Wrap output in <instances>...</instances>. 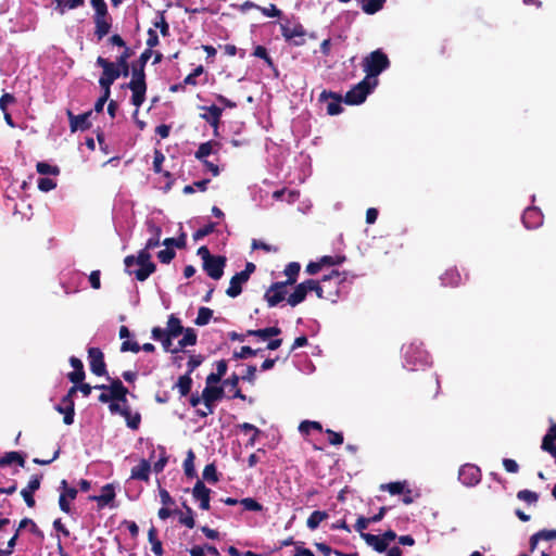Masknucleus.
<instances>
[{
    "mask_svg": "<svg viewBox=\"0 0 556 556\" xmlns=\"http://www.w3.org/2000/svg\"><path fill=\"white\" fill-rule=\"evenodd\" d=\"M153 55L151 49H146L139 59L131 63V79L127 87L131 90V103L140 108L146 100L147 83L144 67L147 62Z\"/></svg>",
    "mask_w": 556,
    "mask_h": 556,
    "instance_id": "obj_1",
    "label": "nucleus"
},
{
    "mask_svg": "<svg viewBox=\"0 0 556 556\" xmlns=\"http://www.w3.org/2000/svg\"><path fill=\"white\" fill-rule=\"evenodd\" d=\"M197 253L203 261L202 267L207 276L214 280H219L224 275L227 262L226 256L211 254L206 245L200 247Z\"/></svg>",
    "mask_w": 556,
    "mask_h": 556,
    "instance_id": "obj_2",
    "label": "nucleus"
},
{
    "mask_svg": "<svg viewBox=\"0 0 556 556\" xmlns=\"http://www.w3.org/2000/svg\"><path fill=\"white\" fill-rule=\"evenodd\" d=\"M390 66V60L388 55L380 49L370 52L363 60V70L366 73V77L369 81L377 79L384 70Z\"/></svg>",
    "mask_w": 556,
    "mask_h": 556,
    "instance_id": "obj_3",
    "label": "nucleus"
},
{
    "mask_svg": "<svg viewBox=\"0 0 556 556\" xmlns=\"http://www.w3.org/2000/svg\"><path fill=\"white\" fill-rule=\"evenodd\" d=\"M404 366L414 370L429 363V354L421 344L412 342L402 348Z\"/></svg>",
    "mask_w": 556,
    "mask_h": 556,
    "instance_id": "obj_4",
    "label": "nucleus"
},
{
    "mask_svg": "<svg viewBox=\"0 0 556 556\" xmlns=\"http://www.w3.org/2000/svg\"><path fill=\"white\" fill-rule=\"evenodd\" d=\"M377 85L378 79L369 81L368 78H364L345 93L343 101L349 105L362 104Z\"/></svg>",
    "mask_w": 556,
    "mask_h": 556,
    "instance_id": "obj_5",
    "label": "nucleus"
},
{
    "mask_svg": "<svg viewBox=\"0 0 556 556\" xmlns=\"http://www.w3.org/2000/svg\"><path fill=\"white\" fill-rule=\"evenodd\" d=\"M96 64L103 70L99 78L101 89L111 93V86L119 76H122L119 67L114 62H111L103 56H98Z\"/></svg>",
    "mask_w": 556,
    "mask_h": 556,
    "instance_id": "obj_6",
    "label": "nucleus"
},
{
    "mask_svg": "<svg viewBox=\"0 0 556 556\" xmlns=\"http://www.w3.org/2000/svg\"><path fill=\"white\" fill-rule=\"evenodd\" d=\"M280 31L285 40L295 47L304 46L306 42V30L300 22L291 23L289 20H286L280 24Z\"/></svg>",
    "mask_w": 556,
    "mask_h": 556,
    "instance_id": "obj_7",
    "label": "nucleus"
},
{
    "mask_svg": "<svg viewBox=\"0 0 556 556\" xmlns=\"http://www.w3.org/2000/svg\"><path fill=\"white\" fill-rule=\"evenodd\" d=\"M224 388L223 387H205L202 391V400L207 410L198 409L197 415L199 417H207L208 415L214 413L215 402L220 401L224 397Z\"/></svg>",
    "mask_w": 556,
    "mask_h": 556,
    "instance_id": "obj_8",
    "label": "nucleus"
},
{
    "mask_svg": "<svg viewBox=\"0 0 556 556\" xmlns=\"http://www.w3.org/2000/svg\"><path fill=\"white\" fill-rule=\"evenodd\" d=\"M108 379L111 381L109 386L110 391L109 393H106V391L102 392L99 395L98 400L101 403L117 401L122 402L123 404H127L126 395L128 393V389L123 384V382L118 378L111 379L110 377H108Z\"/></svg>",
    "mask_w": 556,
    "mask_h": 556,
    "instance_id": "obj_9",
    "label": "nucleus"
},
{
    "mask_svg": "<svg viewBox=\"0 0 556 556\" xmlns=\"http://www.w3.org/2000/svg\"><path fill=\"white\" fill-rule=\"evenodd\" d=\"M150 250H147V248H143L138 252L137 257V265H139V268L134 270V275L137 280L144 281L147 280L150 275H152L156 270L155 264L151 261V254L149 252Z\"/></svg>",
    "mask_w": 556,
    "mask_h": 556,
    "instance_id": "obj_10",
    "label": "nucleus"
},
{
    "mask_svg": "<svg viewBox=\"0 0 556 556\" xmlns=\"http://www.w3.org/2000/svg\"><path fill=\"white\" fill-rule=\"evenodd\" d=\"M78 391L77 386H73L70 388L67 393L62 397L60 404L55 406V410L60 414H63V422L67 426L74 422L75 416V403L74 395Z\"/></svg>",
    "mask_w": 556,
    "mask_h": 556,
    "instance_id": "obj_11",
    "label": "nucleus"
},
{
    "mask_svg": "<svg viewBox=\"0 0 556 556\" xmlns=\"http://www.w3.org/2000/svg\"><path fill=\"white\" fill-rule=\"evenodd\" d=\"M481 470L473 464H465L459 468L458 479L466 486H473L481 480Z\"/></svg>",
    "mask_w": 556,
    "mask_h": 556,
    "instance_id": "obj_12",
    "label": "nucleus"
},
{
    "mask_svg": "<svg viewBox=\"0 0 556 556\" xmlns=\"http://www.w3.org/2000/svg\"><path fill=\"white\" fill-rule=\"evenodd\" d=\"M287 287L288 285L282 281L271 283V286L266 290L264 294V299L269 307L277 306L286 299Z\"/></svg>",
    "mask_w": 556,
    "mask_h": 556,
    "instance_id": "obj_13",
    "label": "nucleus"
},
{
    "mask_svg": "<svg viewBox=\"0 0 556 556\" xmlns=\"http://www.w3.org/2000/svg\"><path fill=\"white\" fill-rule=\"evenodd\" d=\"M89 366L92 374L96 376L106 375V365L104 362L103 352L99 348L88 349Z\"/></svg>",
    "mask_w": 556,
    "mask_h": 556,
    "instance_id": "obj_14",
    "label": "nucleus"
},
{
    "mask_svg": "<svg viewBox=\"0 0 556 556\" xmlns=\"http://www.w3.org/2000/svg\"><path fill=\"white\" fill-rule=\"evenodd\" d=\"M59 490H60V496H59L60 509L65 514H70L71 513L70 502L74 501L76 498L78 491L75 488L70 486L65 479H63L60 482Z\"/></svg>",
    "mask_w": 556,
    "mask_h": 556,
    "instance_id": "obj_15",
    "label": "nucleus"
},
{
    "mask_svg": "<svg viewBox=\"0 0 556 556\" xmlns=\"http://www.w3.org/2000/svg\"><path fill=\"white\" fill-rule=\"evenodd\" d=\"M327 114L329 115H338L343 111V108L341 105V102L343 101V98L341 94L330 91V90H323L319 94V101L320 102H327Z\"/></svg>",
    "mask_w": 556,
    "mask_h": 556,
    "instance_id": "obj_16",
    "label": "nucleus"
},
{
    "mask_svg": "<svg viewBox=\"0 0 556 556\" xmlns=\"http://www.w3.org/2000/svg\"><path fill=\"white\" fill-rule=\"evenodd\" d=\"M211 490L205 486L202 480H198L192 489V496L195 501L200 502V508L203 510L210 509Z\"/></svg>",
    "mask_w": 556,
    "mask_h": 556,
    "instance_id": "obj_17",
    "label": "nucleus"
},
{
    "mask_svg": "<svg viewBox=\"0 0 556 556\" xmlns=\"http://www.w3.org/2000/svg\"><path fill=\"white\" fill-rule=\"evenodd\" d=\"M91 115V111L75 115L72 111H67V116L70 119V128L72 132H75L77 130H87L91 127V123L89 121V117Z\"/></svg>",
    "mask_w": 556,
    "mask_h": 556,
    "instance_id": "obj_18",
    "label": "nucleus"
},
{
    "mask_svg": "<svg viewBox=\"0 0 556 556\" xmlns=\"http://www.w3.org/2000/svg\"><path fill=\"white\" fill-rule=\"evenodd\" d=\"M521 219L527 229H536L543 224V214L538 207H527Z\"/></svg>",
    "mask_w": 556,
    "mask_h": 556,
    "instance_id": "obj_19",
    "label": "nucleus"
},
{
    "mask_svg": "<svg viewBox=\"0 0 556 556\" xmlns=\"http://www.w3.org/2000/svg\"><path fill=\"white\" fill-rule=\"evenodd\" d=\"M201 110L206 111V113L201 114L200 117L208 123L214 128L215 134H217V129L220 125L223 109L212 104L210 106H201Z\"/></svg>",
    "mask_w": 556,
    "mask_h": 556,
    "instance_id": "obj_20",
    "label": "nucleus"
},
{
    "mask_svg": "<svg viewBox=\"0 0 556 556\" xmlns=\"http://www.w3.org/2000/svg\"><path fill=\"white\" fill-rule=\"evenodd\" d=\"M42 476L34 475L26 488L21 491V495L23 496L26 505L28 507H34L36 502L34 498V493L40 488Z\"/></svg>",
    "mask_w": 556,
    "mask_h": 556,
    "instance_id": "obj_21",
    "label": "nucleus"
},
{
    "mask_svg": "<svg viewBox=\"0 0 556 556\" xmlns=\"http://www.w3.org/2000/svg\"><path fill=\"white\" fill-rule=\"evenodd\" d=\"M115 498V489L113 484L108 483L102 486L100 495H92L89 497L91 501H96L98 503V507L101 509L112 503Z\"/></svg>",
    "mask_w": 556,
    "mask_h": 556,
    "instance_id": "obj_22",
    "label": "nucleus"
},
{
    "mask_svg": "<svg viewBox=\"0 0 556 556\" xmlns=\"http://www.w3.org/2000/svg\"><path fill=\"white\" fill-rule=\"evenodd\" d=\"M70 364L74 368V370L67 374V378L71 382L74 383V386H77L79 382L84 381L86 376L84 364L76 356L70 357Z\"/></svg>",
    "mask_w": 556,
    "mask_h": 556,
    "instance_id": "obj_23",
    "label": "nucleus"
},
{
    "mask_svg": "<svg viewBox=\"0 0 556 556\" xmlns=\"http://www.w3.org/2000/svg\"><path fill=\"white\" fill-rule=\"evenodd\" d=\"M147 230L151 237L147 240L144 248H147V250H153L161 244L162 229L155 223L150 220L147 223Z\"/></svg>",
    "mask_w": 556,
    "mask_h": 556,
    "instance_id": "obj_24",
    "label": "nucleus"
},
{
    "mask_svg": "<svg viewBox=\"0 0 556 556\" xmlns=\"http://www.w3.org/2000/svg\"><path fill=\"white\" fill-rule=\"evenodd\" d=\"M151 471V465L150 462L147 459H141L140 463L137 466H134L131 468V479L141 480V481H149Z\"/></svg>",
    "mask_w": 556,
    "mask_h": 556,
    "instance_id": "obj_25",
    "label": "nucleus"
},
{
    "mask_svg": "<svg viewBox=\"0 0 556 556\" xmlns=\"http://www.w3.org/2000/svg\"><path fill=\"white\" fill-rule=\"evenodd\" d=\"M248 280L244 278L243 275L240 273H237L233 275L230 279L229 287L226 290V294L230 298H237L242 292V285L245 283Z\"/></svg>",
    "mask_w": 556,
    "mask_h": 556,
    "instance_id": "obj_26",
    "label": "nucleus"
},
{
    "mask_svg": "<svg viewBox=\"0 0 556 556\" xmlns=\"http://www.w3.org/2000/svg\"><path fill=\"white\" fill-rule=\"evenodd\" d=\"M134 51L129 47H125L124 51L116 58V62H114L119 67L123 77H127L129 75L131 66L129 65L128 60Z\"/></svg>",
    "mask_w": 556,
    "mask_h": 556,
    "instance_id": "obj_27",
    "label": "nucleus"
},
{
    "mask_svg": "<svg viewBox=\"0 0 556 556\" xmlns=\"http://www.w3.org/2000/svg\"><path fill=\"white\" fill-rule=\"evenodd\" d=\"M93 22L96 25L94 35L98 40H101L111 30L112 24L110 22V16L93 17Z\"/></svg>",
    "mask_w": 556,
    "mask_h": 556,
    "instance_id": "obj_28",
    "label": "nucleus"
},
{
    "mask_svg": "<svg viewBox=\"0 0 556 556\" xmlns=\"http://www.w3.org/2000/svg\"><path fill=\"white\" fill-rule=\"evenodd\" d=\"M362 539L378 553H384L388 549V543L380 535L362 533Z\"/></svg>",
    "mask_w": 556,
    "mask_h": 556,
    "instance_id": "obj_29",
    "label": "nucleus"
},
{
    "mask_svg": "<svg viewBox=\"0 0 556 556\" xmlns=\"http://www.w3.org/2000/svg\"><path fill=\"white\" fill-rule=\"evenodd\" d=\"M214 148L219 149L220 143L218 141H214V140H210V141L201 143L194 154L195 159H198L199 161L206 160V157L210 154L216 152V151H214Z\"/></svg>",
    "mask_w": 556,
    "mask_h": 556,
    "instance_id": "obj_30",
    "label": "nucleus"
},
{
    "mask_svg": "<svg viewBox=\"0 0 556 556\" xmlns=\"http://www.w3.org/2000/svg\"><path fill=\"white\" fill-rule=\"evenodd\" d=\"M281 333V329L277 326L267 327L263 329H249L247 330V336L257 337L262 340H266L268 338L277 337Z\"/></svg>",
    "mask_w": 556,
    "mask_h": 556,
    "instance_id": "obj_31",
    "label": "nucleus"
},
{
    "mask_svg": "<svg viewBox=\"0 0 556 556\" xmlns=\"http://www.w3.org/2000/svg\"><path fill=\"white\" fill-rule=\"evenodd\" d=\"M445 287H457L462 281V276L456 268H450L440 277Z\"/></svg>",
    "mask_w": 556,
    "mask_h": 556,
    "instance_id": "obj_32",
    "label": "nucleus"
},
{
    "mask_svg": "<svg viewBox=\"0 0 556 556\" xmlns=\"http://www.w3.org/2000/svg\"><path fill=\"white\" fill-rule=\"evenodd\" d=\"M307 295V290L305 288L304 281L299 283L294 291L287 298V302L291 306H296L302 303Z\"/></svg>",
    "mask_w": 556,
    "mask_h": 556,
    "instance_id": "obj_33",
    "label": "nucleus"
},
{
    "mask_svg": "<svg viewBox=\"0 0 556 556\" xmlns=\"http://www.w3.org/2000/svg\"><path fill=\"white\" fill-rule=\"evenodd\" d=\"M122 416L125 418L127 427H129L132 430L139 429L141 424L140 413L136 412L135 414H132L129 407L126 404H124Z\"/></svg>",
    "mask_w": 556,
    "mask_h": 556,
    "instance_id": "obj_34",
    "label": "nucleus"
},
{
    "mask_svg": "<svg viewBox=\"0 0 556 556\" xmlns=\"http://www.w3.org/2000/svg\"><path fill=\"white\" fill-rule=\"evenodd\" d=\"M148 541L151 544V549L155 556L164 555L163 545L157 538V530L154 526H152L148 531Z\"/></svg>",
    "mask_w": 556,
    "mask_h": 556,
    "instance_id": "obj_35",
    "label": "nucleus"
},
{
    "mask_svg": "<svg viewBox=\"0 0 556 556\" xmlns=\"http://www.w3.org/2000/svg\"><path fill=\"white\" fill-rule=\"evenodd\" d=\"M16 463L20 467L25 466V458L20 452H7L2 457H0V467L10 466L11 464Z\"/></svg>",
    "mask_w": 556,
    "mask_h": 556,
    "instance_id": "obj_36",
    "label": "nucleus"
},
{
    "mask_svg": "<svg viewBox=\"0 0 556 556\" xmlns=\"http://www.w3.org/2000/svg\"><path fill=\"white\" fill-rule=\"evenodd\" d=\"M192 378L189 374H185L180 376L175 383L174 388H176L180 394V396H187L191 392L192 388Z\"/></svg>",
    "mask_w": 556,
    "mask_h": 556,
    "instance_id": "obj_37",
    "label": "nucleus"
},
{
    "mask_svg": "<svg viewBox=\"0 0 556 556\" xmlns=\"http://www.w3.org/2000/svg\"><path fill=\"white\" fill-rule=\"evenodd\" d=\"M185 329L186 328H184V326L181 325V320L177 316H175L174 314L169 315L166 328L167 333L169 336L177 338L180 334H182Z\"/></svg>",
    "mask_w": 556,
    "mask_h": 556,
    "instance_id": "obj_38",
    "label": "nucleus"
},
{
    "mask_svg": "<svg viewBox=\"0 0 556 556\" xmlns=\"http://www.w3.org/2000/svg\"><path fill=\"white\" fill-rule=\"evenodd\" d=\"M300 269L301 265L298 262L289 263L285 268V275L287 276V280L283 282L288 286L294 285L298 280Z\"/></svg>",
    "mask_w": 556,
    "mask_h": 556,
    "instance_id": "obj_39",
    "label": "nucleus"
},
{
    "mask_svg": "<svg viewBox=\"0 0 556 556\" xmlns=\"http://www.w3.org/2000/svg\"><path fill=\"white\" fill-rule=\"evenodd\" d=\"M329 517L328 513L325 510H314L306 520V526L311 530H315L318 528L321 521L326 520Z\"/></svg>",
    "mask_w": 556,
    "mask_h": 556,
    "instance_id": "obj_40",
    "label": "nucleus"
},
{
    "mask_svg": "<svg viewBox=\"0 0 556 556\" xmlns=\"http://www.w3.org/2000/svg\"><path fill=\"white\" fill-rule=\"evenodd\" d=\"M387 0H365L362 4V10L369 15L376 14L382 10Z\"/></svg>",
    "mask_w": 556,
    "mask_h": 556,
    "instance_id": "obj_41",
    "label": "nucleus"
},
{
    "mask_svg": "<svg viewBox=\"0 0 556 556\" xmlns=\"http://www.w3.org/2000/svg\"><path fill=\"white\" fill-rule=\"evenodd\" d=\"M184 470H185V475L188 478L192 479V478L197 477V471L194 468V453L192 452V450L188 451L187 457L184 460Z\"/></svg>",
    "mask_w": 556,
    "mask_h": 556,
    "instance_id": "obj_42",
    "label": "nucleus"
},
{
    "mask_svg": "<svg viewBox=\"0 0 556 556\" xmlns=\"http://www.w3.org/2000/svg\"><path fill=\"white\" fill-rule=\"evenodd\" d=\"M213 316V311L208 307L202 306L198 311V316L194 319V324L197 326H205L210 323V319Z\"/></svg>",
    "mask_w": 556,
    "mask_h": 556,
    "instance_id": "obj_43",
    "label": "nucleus"
},
{
    "mask_svg": "<svg viewBox=\"0 0 556 556\" xmlns=\"http://www.w3.org/2000/svg\"><path fill=\"white\" fill-rule=\"evenodd\" d=\"M26 527H28V530H30V532L38 536V538H43V532L38 528V526L29 518H24L20 521V525H18V532L22 530V529H25Z\"/></svg>",
    "mask_w": 556,
    "mask_h": 556,
    "instance_id": "obj_44",
    "label": "nucleus"
},
{
    "mask_svg": "<svg viewBox=\"0 0 556 556\" xmlns=\"http://www.w3.org/2000/svg\"><path fill=\"white\" fill-rule=\"evenodd\" d=\"M56 9L60 13H64L66 9L73 10L84 4L85 0H54Z\"/></svg>",
    "mask_w": 556,
    "mask_h": 556,
    "instance_id": "obj_45",
    "label": "nucleus"
},
{
    "mask_svg": "<svg viewBox=\"0 0 556 556\" xmlns=\"http://www.w3.org/2000/svg\"><path fill=\"white\" fill-rule=\"evenodd\" d=\"M203 479L206 480L208 483H217L218 482V475L216 470V466L212 464H207L202 472Z\"/></svg>",
    "mask_w": 556,
    "mask_h": 556,
    "instance_id": "obj_46",
    "label": "nucleus"
},
{
    "mask_svg": "<svg viewBox=\"0 0 556 556\" xmlns=\"http://www.w3.org/2000/svg\"><path fill=\"white\" fill-rule=\"evenodd\" d=\"M186 233L181 232L177 238H166L162 243L167 248H177V249H184L186 248Z\"/></svg>",
    "mask_w": 556,
    "mask_h": 556,
    "instance_id": "obj_47",
    "label": "nucleus"
},
{
    "mask_svg": "<svg viewBox=\"0 0 556 556\" xmlns=\"http://www.w3.org/2000/svg\"><path fill=\"white\" fill-rule=\"evenodd\" d=\"M36 169L40 175H53L56 176L60 174V168L55 165H50L46 162H38L36 165Z\"/></svg>",
    "mask_w": 556,
    "mask_h": 556,
    "instance_id": "obj_48",
    "label": "nucleus"
},
{
    "mask_svg": "<svg viewBox=\"0 0 556 556\" xmlns=\"http://www.w3.org/2000/svg\"><path fill=\"white\" fill-rule=\"evenodd\" d=\"M216 223L214 222H210L208 224H206L204 227L202 228H199L193 235H192V238L194 241H199L201 239H203L204 237L213 233L215 231V228H216Z\"/></svg>",
    "mask_w": 556,
    "mask_h": 556,
    "instance_id": "obj_49",
    "label": "nucleus"
},
{
    "mask_svg": "<svg viewBox=\"0 0 556 556\" xmlns=\"http://www.w3.org/2000/svg\"><path fill=\"white\" fill-rule=\"evenodd\" d=\"M556 446V422L549 427L543 437L541 447Z\"/></svg>",
    "mask_w": 556,
    "mask_h": 556,
    "instance_id": "obj_50",
    "label": "nucleus"
},
{
    "mask_svg": "<svg viewBox=\"0 0 556 556\" xmlns=\"http://www.w3.org/2000/svg\"><path fill=\"white\" fill-rule=\"evenodd\" d=\"M90 3L94 9L93 17L109 16L108 5L104 0H90Z\"/></svg>",
    "mask_w": 556,
    "mask_h": 556,
    "instance_id": "obj_51",
    "label": "nucleus"
},
{
    "mask_svg": "<svg viewBox=\"0 0 556 556\" xmlns=\"http://www.w3.org/2000/svg\"><path fill=\"white\" fill-rule=\"evenodd\" d=\"M304 285H305V288L307 290V293L309 291H314L317 295V298L319 299H324V289L323 287L320 286L319 281L318 280H314V279H307L304 281Z\"/></svg>",
    "mask_w": 556,
    "mask_h": 556,
    "instance_id": "obj_52",
    "label": "nucleus"
},
{
    "mask_svg": "<svg viewBox=\"0 0 556 556\" xmlns=\"http://www.w3.org/2000/svg\"><path fill=\"white\" fill-rule=\"evenodd\" d=\"M260 350H254L251 346L244 345L240 349V351H235L232 356L236 359H245L248 357L255 356Z\"/></svg>",
    "mask_w": 556,
    "mask_h": 556,
    "instance_id": "obj_53",
    "label": "nucleus"
},
{
    "mask_svg": "<svg viewBox=\"0 0 556 556\" xmlns=\"http://www.w3.org/2000/svg\"><path fill=\"white\" fill-rule=\"evenodd\" d=\"M517 498L520 501H525L529 504H534L539 500V494L526 489V490H520L517 493Z\"/></svg>",
    "mask_w": 556,
    "mask_h": 556,
    "instance_id": "obj_54",
    "label": "nucleus"
},
{
    "mask_svg": "<svg viewBox=\"0 0 556 556\" xmlns=\"http://www.w3.org/2000/svg\"><path fill=\"white\" fill-rule=\"evenodd\" d=\"M253 55L260 59H263L266 64L270 67L274 66V61L269 56L267 49L264 46H256L253 51Z\"/></svg>",
    "mask_w": 556,
    "mask_h": 556,
    "instance_id": "obj_55",
    "label": "nucleus"
},
{
    "mask_svg": "<svg viewBox=\"0 0 556 556\" xmlns=\"http://www.w3.org/2000/svg\"><path fill=\"white\" fill-rule=\"evenodd\" d=\"M240 504L249 511H261L263 509V506L252 497L242 498Z\"/></svg>",
    "mask_w": 556,
    "mask_h": 556,
    "instance_id": "obj_56",
    "label": "nucleus"
},
{
    "mask_svg": "<svg viewBox=\"0 0 556 556\" xmlns=\"http://www.w3.org/2000/svg\"><path fill=\"white\" fill-rule=\"evenodd\" d=\"M311 429L317 430V431H323V426L318 421H311V420H304L299 426V430L302 433H308Z\"/></svg>",
    "mask_w": 556,
    "mask_h": 556,
    "instance_id": "obj_57",
    "label": "nucleus"
},
{
    "mask_svg": "<svg viewBox=\"0 0 556 556\" xmlns=\"http://www.w3.org/2000/svg\"><path fill=\"white\" fill-rule=\"evenodd\" d=\"M175 256H176V252L173 249L167 248V247H166V249L161 250L157 253V258L163 264H169L174 260Z\"/></svg>",
    "mask_w": 556,
    "mask_h": 556,
    "instance_id": "obj_58",
    "label": "nucleus"
},
{
    "mask_svg": "<svg viewBox=\"0 0 556 556\" xmlns=\"http://www.w3.org/2000/svg\"><path fill=\"white\" fill-rule=\"evenodd\" d=\"M252 249L254 250H263L267 253L274 252L277 253L279 251L278 247L267 244L261 240L253 239L252 240Z\"/></svg>",
    "mask_w": 556,
    "mask_h": 556,
    "instance_id": "obj_59",
    "label": "nucleus"
},
{
    "mask_svg": "<svg viewBox=\"0 0 556 556\" xmlns=\"http://www.w3.org/2000/svg\"><path fill=\"white\" fill-rule=\"evenodd\" d=\"M258 11L262 12L267 17H280L282 15L281 10H279L275 4H269V7H261Z\"/></svg>",
    "mask_w": 556,
    "mask_h": 556,
    "instance_id": "obj_60",
    "label": "nucleus"
},
{
    "mask_svg": "<svg viewBox=\"0 0 556 556\" xmlns=\"http://www.w3.org/2000/svg\"><path fill=\"white\" fill-rule=\"evenodd\" d=\"M345 260L344 256H330V255H325L323 256L319 261H320V264L321 266H334V265H339L341 263H343Z\"/></svg>",
    "mask_w": 556,
    "mask_h": 556,
    "instance_id": "obj_61",
    "label": "nucleus"
},
{
    "mask_svg": "<svg viewBox=\"0 0 556 556\" xmlns=\"http://www.w3.org/2000/svg\"><path fill=\"white\" fill-rule=\"evenodd\" d=\"M56 187V182L51 178H39L38 179V188L40 191L48 192L53 190Z\"/></svg>",
    "mask_w": 556,
    "mask_h": 556,
    "instance_id": "obj_62",
    "label": "nucleus"
},
{
    "mask_svg": "<svg viewBox=\"0 0 556 556\" xmlns=\"http://www.w3.org/2000/svg\"><path fill=\"white\" fill-rule=\"evenodd\" d=\"M203 359L202 355H191L187 364L188 370L186 374L191 376V374L202 364Z\"/></svg>",
    "mask_w": 556,
    "mask_h": 556,
    "instance_id": "obj_63",
    "label": "nucleus"
},
{
    "mask_svg": "<svg viewBox=\"0 0 556 556\" xmlns=\"http://www.w3.org/2000/svg\"><path fill=\"white\" fill-rule=\"evenodd\" d=\"M182 333V339L189 346L197 344L198 336L193 328H186Z\"/></svg>",
    "mask_w": 556,
    "mask_h": 556,
    "instance_id": "obj_64",
    "label": "nucleus"
}]
</instances>
